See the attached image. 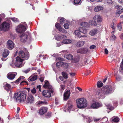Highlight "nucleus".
<instances>
[{"instance_id":"nucleus-1","label":"nucleus","mask_w":123,"mask_h":123,"mask_svg":"<svg viewBox=\"0 0 123 123\" xmlns=\"http://www.w3.org/2000/svg\"><path fill=\"white\" fill-rule=\"evenodd\" d=\"M26 95L23 92H19L15 93L13 96V98L17 102H23L26 100Z\"/></svg>"},{"instance_id":"nucleus-2","label":"nucleus","mask_w":123,"mask_h":123,"mask_svg":"<svg viewBox=\"0 0 123 123\" xmlns=\"http://www.w3.org/2000/svg\"><path fill=\"white\" fill-rule=\"evenodd\" d=\"M76 103L78 108L81 109L86 107L87 105V101L84 98H80L76 100Z\"/></svg>"},{"instance_id":"nucleus-3","label":"nucleus","mask_w":123,"mask_h":123,"mask_svg":"<svg viewBox=\"0 0 123 123\" xmlns=\"http://www.w3.org/2000/svg\"><path fill=\"white\" fill-rule=\"evenodd\" d=\"M24 60V59L21 58L18 56L16 58L15 62L14 63L13 62L12 64H10V66L14 68H15V67H21L24 65V64L23 63V61Z\"/></svg>"},{"instance_id":"nucleus-4","label":"nucleus","mask_w":123,"mask_h":123,"mask_svg":"<svg viewBox=\"0 0 123 123\" xmlns=\"http://www.w3.org/2000/svg\"><path fill=\"white\" fill-rule=\"evenodd\" d=\"M18 56L24 60H27L29 57V55L28 52L25 53L22 50L19 51L18 53Z\"/></svg>"},{"instance_id":"nucleus-5","label":"nucleus","mask_w":123,"mask_h":123,"mask_svg":"<svg viewBox=\"0 0 123 123\" xmlns=\"http://www.w3.org/2000/svg\"><path fill=\"white\" fill-rule=\"evenodd\" d=\"M102 90L103 93L107 94L111 93L113 91L111 86H106L104 87Z\"/></svg>"},{"instance_id":"nucleus-6","label":"nucleus","mask_w":123,"mask_h":123,"mask_svg":"<svg viewBox=\"0 0 123 123\" xmlns=\"http://www.w3.org/2000/svg\"><path fill=\"white\" fill-rule=\"evenodd\" d=\"M20 40L21 42H25L29 38L30 39L31 37L29 33H28L26 34L24 33L22 34L20 36Z\"/></svg>"},{"instance_id":"nucleus-7","label":"nucleus","mask_w":123,"mask_h":123,"mask_svg":"<svg viewBox=\"0 0 123 123\" xmlns=\"http://www.w3.org/2000/svg\"><path fill=\"white\" fill-rule=\"evenodd\" d=\"M9 24L6 22H4L1 25L0 29L1 30L7 31L9 28Z\"/></svg>"},{"instance_id":"nucleus-8","label":"nucleus","mask_w":123,"mask_h":123,"mask_svg":"<svg viewBox=\"0 0 123 123\" xmlns=\"http://www.w3.org/2000/svg\"><path fill=\"white\" fill-rule=\"evenodd\" d=\"M53 90L51 89L50 91L47 90H44L42 92L43 95L46 97L49 98L51 96V93H53Z\"/></svg>"},{"instance_id":"nucleus-9","label":"nucleus","mask_w":123,"mask_h":123,"mask_svg":"<svg viewBox=\"0 0 123 123\" xmlns=\"http://www.w3.org/2000/svg\"><path fill=\"white\" fill-rule=\"evenodd\" d=\"M26 29V27L23 25H20L18 26L16 30L17 32L18 33H21L25 31Z\"/></svg>"},{"instance_id":"nucleus-10","label":"nucleus","mask_w":123,"mask_h":123,"mask_svg":"<svg viewBox=\"0 0 123 123\" xmlns=\"http://www.w3.org/2000/svg\"><path fill=\"white\" fill-rule=\"evenodd\" d=\"M102 106L101 104L98 102L94 103L92 104L91 106V107L92 108L94 109H97Z\"/></svg>"},{"instance_id":"nucleus-11","label":"nucleus","mask_w":123,"mask_h":123,"mask_svg":"<svg viewBox=\"0 0 123 123\" xmlns=\"http://www.w3.org/2000/svg\"><path fill=\"white\" fill-rule=\"evenodd\" d=\"M14 44L11 40H9L7 42V46L9 49L11 50L14 47Z\"/></svg>"},{"instance_id":"nucleus-12","label":"nucleus","mask_w":123,"mask_h":123,"mask_svg":"<svg viewBox=\"0 0 123 123\" xmlns=\"http://www.w3.org/2000/svg\"><path fill=\"white\" fill-rule=\"evenodd\" d=\"M34 98L32 95L29 94L28 96L26 101V102L27 103L31 104L34 102Z\"/></svg>"},{"instance_id":"nucleus-13","label":"nucleus","mask_w":123,"mask_h":123,"mask_svg":"<svg viewBox=\"0 0 123 123\" xmlns=\"http://www.w3.org/2000/svg\"><path fill=\"white\" fill-rule=\"evenodd\" d=\"M70 90H68L65 91L64 94V100H67L69 98L70 92Z\"/></svg>"},{"instance_id":"nucleus-14","label":"nucleus","mask_w":123,"mask_h":123,"mask_svg":"<svg viewBox=\"0 0 123 123\" xmlns=\"http://www.w3.org/2000/svg\"><path fill=\"white\" fill-rule=\"evenodd\" d=\"M45 84L43 87L46 88H48L49 89H51L52 88V86L49 85L48 81L46 80L44 81Z\"/></svg>"},{"instance_id":"nucleus-15","label":"nucleus","mask_w":123,"mask_h":123,"mask_svg":"<svg viewBox=\"0 0 123 123\" xmlns=\"http://www.w3.org/2000/svg\"><path fill=\"white\" fill-rule=\"evenodd\" d=\"M47 109L45 107H41L39 110V112L40 114H43L47 112Z\"/></svg>"},{"instance_id":"nucleus-16","label":"nucleus","mask_w":123,"mask_h":123,"mask_svg":"<svg viewBox=\"0 0 123 123\" xmlns=\"http://www.w3.org/2000/svg\"><path fill=\"white\" fill-rule=\"evenodd\" d=\"M93 19L94 20L97 21L98 22H100L102 21L101 16L98 15L95 16L93 18Z\"/></svg>"},{"instance_id":"nucleus-17","label":"nucleus","mask_w":123,"mask_h":123,"mask_svg":"<svg viewBox=\"0 0 123 123\" xmlns=\"http://www.w3.org/2000/svg\"><path fill=\"white\" fill-rule=\"evenodd\" d=\"M87 51L88 50L87 49L81 48L78 49L77 52L78 53L83 54L86 53Z\"/></svg>"},{"instance_id":"nucleus-18","label":"nucleus","mask_w":123,"mask_h":123,"mask_svg":"<svg viewBox=\"0 0 123 123\" xmlns=\"http://www.w3.org/2000/svg\"><path fill=\"white\" fill-rule=\"evenodd\" d=\"M74 34L76 36H77V37H81L84 36L86 37V36H85V35H82L81 32H80L79 29V30H75L74 32Z\"/></svg>"},{"instance_id":"nucleus-19","label":"nucleus","mask_w":123,"mask_h":123,"mask_svg":"<svg viewBox=\"0 0 123 123\" xmlns=\"http://www.w3.org/2000/svg\"><path fill=\"white\" fill-rule=\"evenodd\" d=\"M123 12V7L119 6L117 9L116 12V14L119 16L120 14Z\"/></svg>"},{"instance_id":"nucleus-20","label":"nucleus","mask_w":123,"mask_h":123,"mask_svg":"<svg viewBox=\"0 0 123 123\" xmlns=\"http://www.w3.org/2000/svg\"><path fill=\"white\" fill-rule=\"evenodd\" d=\"M98 32V30L96 29H94L91 30L89 34L91 36H93L97 34Z\"/></svg>"},{"instance_id":"nucleus-21","label":"nucleus","mask_w":123,"mask_h":123,"mask_svg":"<svg viewBox=\"0 0 123 123\" xmlns=\"http://www.w3.org/2000/svg\"><path fill=\"white\" fill-rule=\"evenodd\" d=\"M9 53V51L8 50L5 49L2 54L3 56L5 58L8 55Z\"/></svg>"},{"instance_id":"nucleus-22","label":"nucleus","mask_w":123,"mask_h":123,"mask_svg":"<svg viewBox=\"0 0 123 123\" xmlns=\"http://www.w3.org/2000/svg\"><path fill=\"white\" fill-rule=\"evenodd\" d=\"M103 7L102 6H98L95 8L94 10L96 12H98L103 10Z\"/></svg>"},{"instance_id":"nucleus-23","label":"nucleus","mask_w":123,"mask_h":123,"mask_svg":"<svg viewBox=\"0 0 123 123\" xmlns=\"http://www.w3.org/2000/svg\"><path fill=\"white\" fill-rule=\"evenodd\" d=\"M17 75L16 72H12L9 73L7 75V77H15Z\"/></svg>"},{"instance_id":"nucleus-24","label":"nucleus","mask_w":123,"mask_h":123,"mask_svg":"<svg viewBox=\"0 0 123 123\" xmlns=\"http://www.w3.org/2000/svg\"><path fill=\"white\" fill-rule=\"evenodd\" d=\"M79 30L82 35L83 33L85 34H86L87 33V30L86 29L80 27L79 28Z\"/></svg>"},{"instance_id":"nucleus-25","label":"nucleus","mask_w":123,"mask_h":123,"mask_svg":"<svg viewBox=\"0 0 123 123\" xmlns=\"http://www.w3.org/2000/svg\"><path fill=\"white\" fill-rule=\"evenodd\" d=\"M4 87L6 90L8 91L10 88L11 86L10 85L6 83L4 84Z\"/></svg>"},{"instance_id":"nucleus-26","label":"nucleus","mask_w":123,"mask_h":123,"mask_svg":"<svg viewBox=\"0 0 123 123\" xmlns=\"http://www.w3.org/2000/svg\"><path fill=\"white\" fill-rule=\"evenodd\" d=\"M111 119H112V121L116 123L118 122L119 120V118L116 116L113 117Z\"/></svg>"},{"instance_id":"nucleus-27","label":"nucleus","mask_w":123,"mask_h":123,"mask_svg":"<svg viewBox=\"0 0 123 123\" xmlns=\"http://www.w3.org/2000/svg\"><path fill=\"white\" fill-rule=\"evenodd\" d=\"M85 42L84 41H81L78 42L77 44L78 46L81 47L83 46Z\"/></svg>"},{"instance_id":"nucleus-28","label":"nucleus","mask_w":123,"mask_h":123,"mask_svg":"<svg viewBox=\"0 0 123 123\" xmlns=\"http://www.w3.org/2000/svg\"><path fill=\"white\" fill-rule=\"evenodd\" d=\"M66 57L67 59L69 60H72L73 58V56L70 54H68L66 56Z\"/></svg>"},{"instance_id":"nucleus-29","label":"nucleus","mask_w":123,"mask_h":123,"mask_svg":"<svg viewBox=\"0 0 123 123\" xmlns=\"http://www.w3.org/2000/svg\"><path fill=\"white\" fill-rule=\"evenodd\" d=\"M63 62L62 61H60L57 62L56 63V65L57 67L60 68L62 66Z\"/></svg>"},{"instance_id":"nucleus-30","label":"nucleus","mask_w":123,"mask_h":123,"mask_svg":"<svg viewBox=\"0 0 123 123\" xmlns=\"http://www.w3.org/2000/svg\"><path fill=\"white\" fill-rule=\"evenodd\" d=\"M71 40L67 39L64 40L62 42V43L64 44H68L71 43Z\"/></svg>"},{"instance_id":"nucleus-31","label":"nucleus","mask_w":123,"mask_h":123,"mask_svg":"<svg viewBox=\"0 0 123 123\" xmlns=\"http://www.w3.org/2000/svg\"><path fill=\"white\" fill-rule=\"evenodd\" d=\"M107 94H105L104 93L102 92V90L100 94V96L99 97V99H103L105 98V95Z\"/></svg>"},{"instance_id":"nucleus-32","label":"nucleus","mask_w":123,"mask_h":123,"mask_svg":"<svg viewBox=\"0 0 123 123\" xmlns=\"http://www.w3.org/2000/svg\"><path fill=\"white\" fill-rule=\"evenodd\" d=\"M81 25L82 26L85 27H89V25L87 22H84L81 23Z\"/></svg>"},{"instance_id":"nucleus-33","label":"nucleus","mask_w":123,"mask_h":123,"mask_svg":"<svg viewBox=\"0 0 123 123\" xmlns=\"http://www.w3.org/2000/svg\"><path fill=\"white\" fill-rule=\"evenodd\" d=\"M37 79V77H29L28 80L29 82H31L35 81Z\"/></svg>"},{"instance_id":"nucleus-34","label":"nucleus","mask_w":123,"mask_h":123,"mask_svg":"<svg viewBox=\"0 0 123 123\" xmlns=\"http://www.w3.org/2000/svg\"><path fill=\"white\" fill-rule=\"evenodd\" d=\"M89 25H91L93 26H95L97 25L96 22L95 21L90 20L89 21Z\"/></svg>"},{"instance_id":"nucleus-35","label":"nucleus","mask_w":123,"mask_h":123,"mask_svg":"<svg viewBox=\"0 0 123 123\" xmlns=\"http://www.w3.org/2000/svg\"><path fill=\"white\" fill-rule=\"evenodd\" d=\"M81 0H74V4L75 5H77L80 4Z\"/></svg>"},{"instance_id":"nucleus-36","label":"nucleus","mask_w":123,"mask_h":123,"mask_svg":"<svg viewBox=\"0 0 123 123\" xmlns=\"http://www.w3.org/2000/svg\"><path fill=\"white\" fill-rule=\"evenodd\" d=\"M103 83L100 81H98L97 84V86L98 87H100L103 85Z\"/></svg>"},{"instance_id":"nucleus-37","label":"nucleus","mask_w":123,"mask_h":123,"mask_svg":"<svg viewBox=\"0 0 123 123\" xmlns=\"http://www.w3.org/2000/svg\"><path fill=\"white\" fill-rule=\"evenodd\" d=\"M55 26L59 31H61L60 30L61 28V27L59 23H56L55 25Z\"/></svg>"},{"instance_id":"nucleus-38","label":"nucleus","mask_w":123,"mask_h":123,"mask_svg":"<svg viewBox=\"0 0 123 123\" xmlns=\"http://www.w3.org/2000/svg\"><path fill=\"white\" fill-rule=\"evenodd\" d=\"M68 77H58V79L57 78L56 79H60L61 81H64L63 82H64L65 81L66 79H67Z\"/></svg>"},{"instance_id":"nucleus-39","label":"nucleus","mask_w":123,"mask_h":123,"mask_svg":"<svg viewBox=\"0 0 123 123\" xmlns=\"http://www.w3.org/2000/svg\"><path fill=\"white\" fill-rule=\"evenodd\" d=\"M62 66L64 68L67 69L68 68L69 65L67 63H64L63 62V64Z\"/></svg>"},{"instance_id":"nucleus-40","label":"nucleus","mask_w":123,"mask_h":123,"mask_svg":"<svg viewBox=\"0 0 123 123\" xmlns=\"http://www.w3.org/2000/svg\"><path fill=\"white\" fill-rule=\"evenodd\" d=\"M64 27L66 29H68L69 27V25L68 23H65L64 25Z\"/></svg>"},{"instance_id":"nucleus-41","label":"nucleus","mask_w":123,"mask_h":123,"mask_svg":"<svg viewBox=\"0 0 123 123\" xmlns=\"http://www.w3.org/2000/svg\"><path fill=\"white\" fill-rule=\"evenodd\" d=\"M121 24V23H120L117 26L118 29L120 31L122 29V26Z\"/></svg>"},{"instance_id":"nucleus-42","label":"nucleus","mask_w":123,"mask_h":123,"mask_svg":"<svg viewBox=\"0 0 123 123\" xmlns=\"http://www.w3.org/2000/svg\"><path fill=\"white\" fill-rule=\"evenodd\" d=\"M104 122H105L108 121V119L107 117H105L103 118L101 120Z\"/></svg>"},{"instance_id":"nucleus-43","label":"nucleus","mask_w":123,"mask_h":123,"mask_svg":"<svg viewBox=\"0 0 123 123\" xmlns=\"http://www.w3.org/2000/svg\"><path fill=\"white\" fill-rule=\"evenodd\" d=\"M62 74L63 77H68V74L66 72H62Z\"/></svg>"},{"instance_id":"nucleus-44","label":"nucleus","mask_w":123,"mask_h":123,"mask_svg":"<svg viewBox=\"0 0 123 123\" xmlns=\"http://www.w3.org/2000/svg\"><path fill=\"white\" fill-rule=\"evenodd\" d=\"M85 119L86 121L88 123H90L92 121L91 118L90 117L86 118Z\"/></svg>"},{"instance_id":"nucleus-45","label":"nucleus","mask_w":123,"mask_h":123,"mask_svg":"<svg viewBox=\"0 0 123 123\" xmlns=\"http://www.w3.org/2000/svg\"><path fill=\"white\" fill-rule=\"evenodd\" d=\"M31 92L32 94H35L36 92L35 88H33L31 90Z\"/></svg>"},{"instance_id":"nucleus-46","label":"nucleus","mask_w":123,"mask_h":123,"mask_svg":"<svg viewBox=\"0 0 123 123\" xmlns=\"http://www.w3.org/2000/svg\"><path fill=\"white\" fill-rule=\"evenodd\" d=\"M11 19H12V21L14 22H16L18 21V19L17 18H11Z\"/></svg>"},{"instance_id":"nucleus-47","label":"nucleus","mask_w":123,"mask_h":123,"mask_svg":"<svg viewBox=\"0 0 123 123\" xmlns=\"http://www.w3.org/2000/svg\"><path fill=\"white\" fill-rule=\"evenodd\" d=\"M55 38L56 40H58L59 39H61V36L57 35L55 36Z\"/></svg>"},{"instance_id":"nucleus-48","label":"nucleus","mask_w":123,"mask_h":123,"mask_svg":"<svg viewBox=\"0 0 123 123\" xmlns=\"http://www.w3.org/2000/svg\"><path fill=\"white\" fill-rule=\"evenodd\" d=\"M65 21L64 18H61L60 20V24H63Z\"/></svg>"},{"instance_id":"nucleus-49","label":"nucleus","mask_w":123,"mask_h":123,"mask_svg":"<svg viewBox=\"0 0 123 123\" xmlns=\"http://www.w3.org/2000/svg\"><path fill=\"white\" fill-rule=\"evenodd\" d=\"M61 31H60L62 33H67V31L64 29H62V28H61Z\"/></svg>"},{"instance_id":"nucleus-50","label":"nucleus","mask_w":123,"mask_h":123,"mask_svg":"<svg viewBox=\"0 0 123 123\" xmlns=\"http://www.w3.org/2000/svg\"><path fill=\"white\" fill-rule=\"evenodd\" d=\"M65 86L64 85H61L60 87V90L61 92H62V90L64 89Z\"/></svg>"},{"instance_id":"nucleus-51","label":"nucleus","mask_w":123,"mask_h":123,"mask_svg":"<svg viewBox=\"0 0 123 123\" xmlns=\"http://www.w3.org/2000/svg\"><path fill=\"white\" fill-rule=\"evenodd\" d=\"M115 24L114 23H112L111 25V27L113 29H115Z\"/></svg>"},{"instance_id":"nucleus-52","label":"nucleus","mask_w":123,"mask_h":123,"mask_svg":"<svg viewBox=\"0 0 123 123\" xmlns=\"http://www.w3.org/2000/svg\"><path fill=\"white\" fill-rule=\"evenodd\" d=\"M30 68H29L23 71V72L25 73H27L30 70Z\"/></svg>"},{"instance_id":"nucleus-53","label":"nucleus","mask_w":123,"mask_h":123,"mask_svg":"<svg viewBox=\"0 0 123 123\" xmlns=\"http://www.w3.org/2000/svg\"><path fill=\"white\" fill-rule=\"evenodd\" d=\"M73 107V105H71L70 106H69L68 107V110L67 111H69V113H70V111H69V110H71V109Z\"/></svg>"},{"instance_id":"nucleus-54","label":"nucleus","mask_w":123,"mask_h":123,"mask_svg":"<svg viewBox=\"0 0 123 123\" xmlns=\"http://www.w3.org/2000/svg\"><path fill=\"white\" fill-rule=\"evenodd\" d=\"M100 118H96L94 117L93 118V119L94 121L96 122H97L98 121L100 120Z\"/></svg>"},{"instance_id":"nucleus-55","label":"nucleus","mask_w":123,"mask_h":123,"mask_svg":"<svg viewBox=\"0 0 123 123\" xmlns=\"http://www.w3.org/2000/svg\"><path fill=\"white\" fill-rule=\"evenodd\" d=\"M120 67L121 69L123 71V59L122 60V61Z\"/></svg>"},{"instance_id":"nucleus-56","label":"nucleus","mask_w":123,"mask_h":123,"mask_svg":"<svg viewBox=\"0 0 123 123\" xmlns=\"http://www.w3.org/2000/svg\"><path fill=\"white\" fill-rule=\"evenodd\" d=\"M51 115V113H48L46 115V117L48 118L50 117Z\"/></svg>"},{"instance_id":"nucleus-57","label":"nucleus","mask_w":123,"mask_h":123,"mask_svg":"<svg viewBox=\"0 0 123 123\" xmlns=\"http://www.w3.org/2000/svg\"><path fill=\"white\" fill-rule=\"evenodd\" d=\"M61 39H63L66 38V36L64 35H62L61 36Z\"/></svg>"},{"instance_id":"nucleus-58","label":"nucleus","mask_w":123,"mask_h":123,"mask_svg":"<svg viewBox=\"0 0 123 123\" xmlns=\"http://www.w3.org/2000/svg\"><path fill=\"white\" fill-rule=\"evenodd\" d=\"M107 109H109L110 110H111V107L112 106L110 104H108L107 105Z\"/></svg>"},{"instance_id":"nucleus-59","label":"nucleus","mask_w":123,"mask_h":123,"mask_svg":"<svg viewBox=\"0 0 123 123\" xmlns=\"http://www.w3.org/2000/svg\"><path fill=\"white\" fill-rule=\"evenodd\" d=\"M96 47V46L95 45H92L90 47V48L91 49H93Z\"/></svg>"},{"instance_id":"nucleus-60","label":"nucleus","mask_w":123,"mask_h":123,"mask_svg":"<svg viewBox=\"0 0 123 123\" xmlns=\"http://www.w3.org/2000/svg\"><path fill=\"white\" fill-rule=\"evenodd\" d=\"M69 74L70 76H75V74L73 73H70Z\"/></svg>"},{"instance_id":"nucleus-61","label":"nucleus","mask_w":123,"mask_h":123,"mask_svg":"<svg viewBox=\"0 0 123 123\" xmlns=\"http://www.w3.org/2000/svg\"><path fill=\"white\" fill-rule=\"evenodd\" d=\"M21 80V78L20 77H19L17 80H16L15 82L18 83Z\"/></svg>"},{"instance_id":"nucleus-62","label":"nucleus","mask_w":123,"mask_h":123,"mask_svg":"<svg viewBox=\"0 0 123 123\" xmlns=\"http://www.w3.org/2000/svg\"><path fill=\"white\" fill-rule=\"evenodd\" d=\"M63 43H57V47H59L61 46V45H62V44Z\"/></svg>"},{"instance_id":"nucleus-63","label":"nucleus","mask_w":123,"mask_h":123,"mask_svg":"<svg viewBox=\"0 0 123 123\" xmlns=\"http://www.w3.org/2000/svg\"><path fill=\"white\" fill-rule=\"evenodd\" d=\"M25 83V84H27V85H28V83L26 81H22L21 83H20V84L21 85H22V83Z\"/></svg>"},{"instance_id":"nucleus-64","label":"nucleus","mask_w":123,"mask_h":123,"mask_svg":"<svg viewBox=\"0 0 123 123\" xmlns=\"http://www.w3.org/2000/svg\"><path fill=\"white\" fill-rule=\"evenodd\" d=\"M44 79V77H40L39 78L40 80L42 82H43Z\"/></svg>"}]
</instances>
